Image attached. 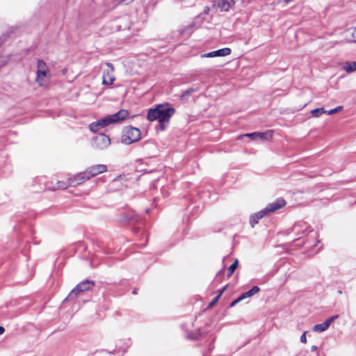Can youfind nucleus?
Instances as JSON below:
<instances>
[{"label":"nucleus","instance_id":"23","mask_svg":"<svg viewBox=\"0 0 356 356\" xmlns=\"http://www.w3.org/2000/svg\"><path fill=\"white\" fill-rule=\"evenodd\" d=\"M307 331H305L301 335L300 337V341L302 343H307V337H306V334H307Z\"/></svg>","mask_w":356,"mask_h":356},{"label":"nucleus","instance_id":"19","mask_svg":"<svg viewBox=\"0 0 356 356\" xmlns=\"http://www.w3.org/2000/svg\"><path fill=\"white\" fill-rule=\"evenodd\" d=\"M218 57L228 56L231 54V49L229 48H223L221 49L216 50Z\"/></svg>","mask_w":356,"mask_h":356},{"label":"nucleus","instance_id":"16","mask_svg":"<svg viewBox=\"0 0 356 356\" xmlns=\"http://www.w3.org/2000/svg\"><path fill=\"white\" fill-rule=\"evenodd\" d=\"M330 324L327 321H324L323 323L317 324L313 327V331L316 332H322L328 329L330 327Z\"/></svg>","mask_w":356,"mask_h":356},{"label":"nucleus","instance_id":"9","mask_svg":"<svg viewBox=\"0 0 356 356\" xmlns=\"http://www.w3.org/2000/svg\"><path fill=\"white\" fill-rule=\"evenodd\" d=\"M106 65L108 70L104 73L102 83L104 85H111L115 81V76L113 75L114 67L111 63H107Z\"/></svg>","mask_w":356,"mask_h":356},{"label":"nucleus","instance_id":"25","mask_svg":"<svg viewBox=\"0 0 356 356\" xmlns=\"http://www.w3.org/2000/svg\"><path fill=\"white\" fill-rule=\"evenodd\" d=\"M220 298V296H217L216 298L211 302L209 303V307H212L213 306H214Z\"/></svg>","mask_w":356,"mask_h":356},{"label":"nucleus","instance_id":"14","mask_svg":"<svg viewBox=\"0 0 356 356\" xmlns=\"http://www.w3.org/2000/svg\"><path fill=\"white\" fill-rule=\"evenodd\" d=\"M342 69L348 74L356 72V61H347L342 67Z\"/></svg>","mask_w":356,"mask_h":356},{"label":"nucleus","instance_id":"13","mask_svg":"<svg viewBox=\"0 0 356 356\" xmlns=\"http://www.w3.org/2000/svg\"><path fill=\"white\" fill-rule=\"evenodd\" d=\"M345 39L348 42L356 43V27L348 29L345 32Z\"/></svg>","mask_w":356,"mask_h":356},{"label":"nucleus","instance_id":"1","mask_svg":"<svg viewBox=\"0 0 356 356\" xmlns=\"http://www.w3.org/2000/svg\"><path fill=\"white\" fill-rule=\"evenodd\" d=\"M175 113V108L168 104H159L148 111L147 118L151 122L159 120L161 130L164 131Z\"/></svg>","mask_w":356,"mask_h":356},{"label":"nucleus","instance_id":"26","mask_svg":"<svg viewBox=\"0 0 356 356\" xmlns=\"http://www.w3.org/2000/svg\"><path fill=\"white\" fill-rule=\"evenodd\" d=\"M338 317H339L338 315H334V316H332L330 317L326 321L330 325L334 321V320L337 319Z\"/></svg>","mask_w":356,"mask_h":356},{"label":"nucleus","instance_id":"29","mask_svg":"<svg viewBox=\"0 0 356 356\" xmlns=\"http://www.w3.org/2000/svg\"><path fill=\"white\" fill-rule=\"evenodd\" d=\"M227 286H224L220 291V293L218 294V296H220V297L222 295V293L226 291L227 289Z\"/></svg>","mask_w":356,"mask_h":356},{"label":"nucleus","instance_id":"17","mask_svg":"<svg viewBox=\"0 0 356 356\" xmlns=\"http://www.w3.org/2000/svg\"><path fill=\"white\" fill-rule=\"evenodd\" d=\"M259 291V288L258 286H253L250 290H249L248 291L242 294V298L245 299L248 298H250L252 296H254V294L257 293Z\"/></svg>","mask_w":356,"mask_h":356},{"label":"nucleus","instance_id":"18","mask_svg":"<svg viewBox=\"0 0 356 356\" xmlns=\"http://www.w3.org/2000/svg\"><path fill=\"white\" fill-rule=\"evenodd\" d=\"M310 113L313 118H317L321 117L322 114L325 113V110L323 108H318L311 111Z\"/></svg>","mask_w":356,"mask_h":356},{"label":"nucleus","instance_id":"6","mask_svg":"<svg viewBox=\"0 0 356 356\" xmlns=\"http://www.w3.org/2000/svg\"><path fill=\"white\" fill-rule=\"evenodd\" d=\"M111 144V140L105 134H99L93 139L92 146L99 149H104L108 147Z\"/></svg>","mask_w":356,"mask_h":356},{"label":"nucleus","instance_id":"22","mask_svg":"<svg viewBox=\"0 0 356 356\" xmlns=\"http://www.w3.org/2000/svg\"><path fill=\"white\" fill-rule=\"evenodd\" d=\"M202 58H213V57H218V54L216 51H213L207 54H202L201 56Z\"/></svg>","mask_w":356,"mask_h":356},{"label":"nucleus","instance_id":"12","mask_svg":"<svg viewBox=\"0 0 356 356\" xmlns=\"http://www.w3.org/2000/svg\"><path fill=\"white\" fill-rule=\"evenodd\" d=\"M234 4V0H219L218 7L220 8L221 11H227Z\"/></svg>","mask_w":356,"mask_h":356},{"label":"nucleus","instance_id":"30","mask_svg":"<svg viewBox=\"0 0 356 356\" xmlns=\"http://www.w3.org/2000/svg\"><path fill=\"white\" fill-rule=\"evenodd\" d=\"M4 332V328L1 326H0V334H2Z\"/></svg>","mask_w":356,"mask_h":356},{"label":"nucleus","instance_id":"31","mask_svg":"<svg viewBox=\"0 0 356 356\" xmlns=\"http://www.w3.org/2000/svg\"><path fill=\"white\" fill-rule=\"evenodd\" d=\"M316 349H317V347H316V346H313L312 347V351L316 350Z\"/></svg>","mask_w":356,"mask_h":356},{"label":"nucleus","instance_id":"32","mask_svg":"<svg viewBox=\"0 0 356 356\" xmlns=\"http://www.w3.org/2000/svg\"><path fill=\"white\" fill-rule=\"evenodd\" d=\"M1 43H2V42H1V41H0V45L1 44Z\"/></svg>","mask_w":356,"mask_h":356},{"label":"nucleus","instance_id":"3","mask_svg":"<svg viewBox=\"0 0 356 356\" xmlns=\"http://www.w3.org/2000/svg\"><path fill=\"white\" fill-rule=\"evenodd\" d=\"M51 74L49 68L47 63L42 60H38L37 62V70L35 82L42 88H47Z\"/></svg>","mask_w":356,"mask_h":356},{"label":"nucleus","instance_id":"10","mask_svg":"<svg viewBox=\"0 0 356 356\" xmlns=\"http://www.w3.org/2000/svg\"><path fill=\"white\" fill-rule=\"evenodd\" d=\"M90 177L88 176L87 170L80 172L75 175L74 177L70 179L69 180V184L70 186H76L79 184H81L86 181V180H89Z\"/></svg>","mask_w":356,"mask_h":356},{"label":"nucleus","instance_id":"28","mask_svg":"<svg viewBox=\"0 0 356 356\" xmlns=\"http://www.w3.org/2000/svg\"><path fill=\"white\" fill-rule=\"evenodd\" d=\"M342 108H343V107L341 106H339L334 108V110L335 113L341 111Z\"/></svg>","mask_w":356,"mask_h":356},{"label":"nucleus","instance_id":"20","mask_svg":"<svg viewBox=\"0 0 356 356\" xmlns=\"http://www.w3.org/2000/svg\"><path fill=\"white\" fill-rule=\"evenodd\" d=\"M238 266V260L236 259L228 268L229 275L230 276L234 272Z\"/></svg>","mask_w":356,"mask_h":356},{"label":"nucleus","instance_id":"4","mask_svg":"<svg viewBox=\"0 0 356 356\" xmlns=\"http://www.w3.org/2000/svg\"><path fill=\"white\" fill-rule=\"evenodd\" d=\"M141 138L140 130L134 127H127L124 131L121 138V142L125 145H129L138 141Z\"/></svg>","mask_w":356,"mask_h":356},{"label":"nucleus","instance_id":"11","mask_svg":"<svg viewBox=\"0 0 356 356\" xmlns=\"http://www.w3.org/2000/svg\"><path fill=\"white\" fill-rule=\"evenodd\" d=\"M107 170L106 165L99 164L93 165L87 170L90 179L94 177L99 174L105 172Z\"/></svg>","mask_w":356,"mask_h":356},{"label":"nucleus","instance_id":"24","mask_svg":"<svg viewBox=\"0 0 356 356\" xmlns=\"http://www.w3.org/2000/svg\"><path fill=\"white\" fill-rule=\"evenodd\" d=\"M243 299H244V298H242V295H241L239 298H238L237 299H236L235 300H234V301L231 303L230 306H231V307H234V306H235L237 303H238L239 302H241V301L242 300H243Z\"/></svg>","mask_w":356,"mask_h":356},{"label":"nucleus","instance_id":"27","mask_svg":"<svg viewBox=\"0 0 356 356\" xmlns=\"http://www.w3.org/2000/svg\"><path fill=\"white\" fill-rule=\"evenodd\" d=\"M325 113L327 114V115H333V114L335 113V112H334V110L333 108V109H331V110H329V111H325Z\"/></svg>","mask_w":356,"mask_h":356},{"label":"nucleus","instance_id":"7","mask_svg":"<svg viewBox=\"0 0 356 356\" xmlns=\"http://www.w3.org/2000/svg\"><path fill=\"white\" fill-rule=\"evenodd\" d=\"M286 202L283 198H278L275 202L269 204L265 209H263L264 214H269L273 213L286 205Z\"/></svg>","mask_w":356,"mask_h":356},{"label":"nucleus","instance_id":"21","mask_svg":"<svg viewBox=\"0 0 356 356\" xmlns=\"http://www.w3.org/2000/svg\"><path fill=\"white\" fill-rule=\"evenodd\" d=\"M195 91L193 88H189L185 90L181 95V99H186L188 95H190L192 92Z\"/></svg>","mask_w":356,"mask_h":356},{"label":"nucleus","instance_id":"8","mask_svg":"<svg viewBox=\"0 0 356 356\" xmlns=\"http://www.w3.org/2000/svg\"><path fill=\"white\" fill-rule=\"evenodd\" d=\"M243 136L249 137L252 140H268L272 138L273 134L271 131H268L266 132H254L250 134H245L244 135L240 136L239 138Z\"/></svg>","mask_w":356,"mask_h":356},{"label":"nucleus","instance_id":"15","mask_svg":"<svg viewBox=\"0 0 356 356\" xmlns=\"http://www.w3.org/2000/svg\"><path fill=\"white\" fill-rule=\"evenodd\" d=\"M263 213V209L261 210L260 211L254 213V215H252L250 217V224H251L252 227H254V225L257 224L259 220L261 218H262L264 216L268 215V214H264V213Z\"/></svg>","mask_w":356,"mask_h":356},{"label":"nucleus","instance_id":"2","mask_svg":"<svg viewBox=\"0 0 356 356\" xmlns=\"http://www.w3.org/2000/svg\"><path fill=\"white\" fill-rule=\"evenodd\" d=\"M129 115L127 110L122 109L118 113L106 116L104 118L92 122L89 125V129L92 132H97L100 129L104 128L112 123H115L124 120Z\"/></svg>","mask_w":356,"mask_h":356},{"label":"nucleus","instance_id":"5","mask_svg":"<svg viewBox=\"0 0 356 356\" xmlns=\"http://www.w3.org/2000/svg\"><path fill=\"white\" fill-rule=\"evenodd\" d=\"M94 286V282L89 280H85L77 284L70 293L68 298L70 299L76 298L80 293L90 290Z\"/></svg>","mask_w":356,"mask_h":356}]
</instances>
